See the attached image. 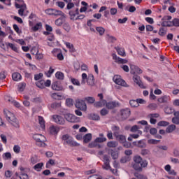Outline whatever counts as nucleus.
<instances>
[{
	"instance_id": "cd10ccee",
	"label": "nucleus",
	"mask_w": 179,
	"mask_h": 179,
	"mask_svg": "<svg viewBox=\"0 0 179 179\" xmlns=\"http://www.w3.org/2000/svg\"><path fill=\"white\" fill-rule=\"evenodd\" d=\"M110 156L113 159V160H117V159H118V152L111 150H110Z\"/></svg>"
},
{
	"instance_id": "393cba45",
	"label": "nucleus",
	"mask_w": 179,
	"mask_h": 179,
	"mask_svg": "<svg viewBox=\"0 0 179 179\" xmlns=\"http://www.w3.org/2000/svg\"><path fill=\"white\" fill-rule=\"evenodd\" d=\"M134 177L138 179H148V177L145 176L144 175L139 173L138 172L134 173Z\"/></svg>"
},
{
	"instance_id": "6ab92c4d",
	"label": "nucleus",
	"mask_w": 179,
	"mask_h": 179,
	"mask_svg": "<svg viewBox=\"0 0 179 179\" xmlns=\"http://www.w3.org/2000/svg\"><path fill=\"white\" fill-rule=\"evenodd\" d=\"M84 101H87L88 104H94V101H96V99L93 96H87L84 98Z\"/></svg>"
},
{
	"instance_id": "a878e982",
	"label": "nucleus",
	"mask_w": 179,
	"mask_h": 179,
	"mask_svg": "<svg viewBox=\"0 0 179 179\" xmlns=\"http://www.w3.org/2000/svg\"><path fill=\"white\" fill-rule=\"evenodd\" d=\"M50 134L52 135H57V134H58V131H59V129H58L54 126H52L50 128Z\"/></svg>"
},
{
	"instance_id": "39448f33",
	"label": "nucleus",
	"mask_w": 179,
	"mask_h": 179,
	"mask_svg": "<svg viewBox=\"0 0 179 179\" xmlns=\"http://www.w3.org/2000/svg\"><path fill=\"white\" fill-rule=\"evenodd\" d=\"M103 162L104 163L102 166L103 169H104V170H111V166H110V156L104 155Z\"/></svg>"
},
{
	"instance_id": "de8ad7c7",
	"label": "nucleus",
	"mask_w": 179,
	"mask_h": 179,
	"mask_svg": "<svg viewBox=\"0 0 179 179\" xmlns=\"http://www.w3.org/2000/svg\"><path fill=\"white\" fill-rule=\"evenodd\" d=\"M129 104L131 107H139V104H138V101L135 100H130Z\"/></svg>"
},
{
	"instance_id": "6e6d98bb",
	"label": "nucleus",
	"mask_w": 179,
	"mask_h": 179,
	"mask_svg": "<svg viewBox=\"0 0 179 179\" xmlns=\"http://www.w3.org/2000/svg\"><path fill=\"white\" fill-rule=\"evenodd\" d=\"M61 107V103L55 102L51 104V108L54 109L59 108Z\"/></svg>"
},
{
	"instance_id": "680f3d73",
	"label": "nucleus",
	"mask_w": 179,
	"mask_h": 179,
	"mask_svg": "<svg viewBox=\"0 0 179 179\" xmlns=\"http://www.w3.org/2000/svg\"><path fill=\"white\" fill-rule=\"evenodd\" d=\"M174 157H179V149L175 148L173 152Z\"/></svg>"
},
{
	"instance_id": "3c124183",
	"label": "nucleus",
	"mask_w": 179,
	"mask_h": 179,
	"mask_svg": "<svg viewBox=\"0 0 179 179\" xmlns=\"http://www.w3.org/2000/svg\"><path fill=\"white\" fill-rule=\"evenodd\" d=\"M115 62H117V64H127L128 60L118 57L117 61H115Z\"/></svg>"
},
{
	"instance_id": "473e14b6",
	"label": "nucleus",
	"mask_w": 179,
	"mask_h": 179,
	"mask_svg": "<svg viewBox=\"0 0 179 179\" xmlns=\"http://www.w3.org/2000/svg\"><path fill=\"white\" fill-rule=\"evenodd\" d=\"M64 17H60L55 21L56 26H62Z\"/></svg>"
},
{
	"instance_id": "4c0bfd02",
	"label": "nucleus",
	"mask_w": 179,
	"mask_h": 179,
	"mask_svg": "<svg viewBox=\"0 0 179 179\" xmlns=\"http://www.w3.org/2000/svg\"><path fill=\"white\" fill-rule=\"evenodd\" d=\"M66 142L68 145H70V146H79V143L73 141L72 139L69 138Z\"/></svg>"
},
{
	"instance_id": "a211bd4d",
	"label": "nucleus",
	"mask_w": 179,
	"mask_h": 179,
	"mask_svg": "<svg viewBox=\"0 0 179 179\" xmlns=\"http://www.w3.org/2000/svg\"><path fill=\"white\" fill-rule=\"evenodd\" d=\"M92 141V134L88 133L83 136L84 143H89Z\"/></svg>"
},
{
	"instance_id": "69168bd1",
	"label": "nucleus",
	"mask_w": 179,
	"mask_h": 179,
	"mask_svg": "<svg viewBox=\"0 0 179 179\" xmlns=\"http://www.w3.org/2000/svg\"><path fill=\"white\" fill-rule=\"evenodd\" d=\"M20 179H29V175L27 173H22L21 176H19Z\"/></svg>"
},
{
	"instance_id": "f704fd0d",
	"label": "nucleus",
	"mask_w": 179,
	"mask_h": 179,
	"mask_svg": "<svg viewBox=\"0 0 179 179\" xmlns=\"http://www.w3.org/2000/svg\"><path fill=\"white\" fill-rule=\"evenodd\" d=\"M55 76L57 79H59V80H64V73L57 71L55 74Z\"/></svg>"
},
{
	"instance_id": "5701e85b",
	"label": "nucleus",
	"mask_w": 179,
	"mask_h": 179,
	"mask_svg": "<svg viewBox=\"0 0 179 179\" xmlns=\"http://www.w3.org/2000/svg\"><path fill=\"white\" fill-rule=\"evenodd\" d=\"M161 26L162 27H173V22L171 21H164Z\"/></svg>"
},
{
	"instance_id": "9b49d317",
	"label": "nucleus",
	"mask_w": 179,
	"mask_h": 179,
	"mask_svg": "<svg viewBox=\"0 0 179 179\" xmlns=\"http://www.w3.org/2000/svg\"><path fill=\"white\" fill-rule=\"evenodd\" d=\"M130 69H131V73H132L133 75H135L136 72L138 74H141L143 72L142 69H141L139 67L134 64L130 65Z\"/></svg>"
},
{
	"instance_id": "2f4dec72",
	"label": "nucleus",
	"mask_w": 179,
	"mask_h": 179,
	"mask_svg": "<svg viewBox=\"0 0 179 179\" xmlns=\"http://www.w3.org/2000/svg\"><path fill=\"white\" fill-rule=\"evenodd\" d=\"M158 34L162 37H164L165 34H167V29H165L164 27L159 28Z\"/></svg>"
},
{
	"instance_id": "4468645a",
	"label": "nucleus",
	"mask_w": 179,
	"mask_h": 179,
	"mask_svg": "<svg viewBox=\"0 0 179 179\" xmlns=\"http://www.w3.org/2000/svg\"><path fill=\"white\" fill-rule=\"evenodd\" d=\"M106 107L109 110H113V108H115V107H118V103L115 101H110L106 103Z\"/></svg>"
},
{
	"instance_id": "a19ab883",
	"label": "nucleus",
	"mask_w": 179,
	"mask_h": 179,
	"mask_svg": "<svg viewBox=\"0 0 179 179\" xmlns=\"http://www.w3.org/2000/svg\"><path fill=\"white\" fill-rule=\"evenodd\" d=\"M69 15L71 17V18H70L71 20H75V16H76V15H78V14L76 13V12L75 10H71L69 11Z\"/></svg>"
},
{
	"instance_id": "13d9d810",
	"label": "nucleus",
	"mask_w": 179,
	"mask_h": 179,
	"mask_svg": "<svg viewBox=\"0 0 179 179\" xmlns=\"http://www.w3.org/2000/svg\"><path fill=\"white\" fill-rule=\"evenodd\" d=\"M45 12L47 15H50L52 16L54 15V8H48L45 10Z\"/></svg>"
},
{
	"instance_id": "79ce46f5",
	"label": "nucleus",
	"mask_w": 179,
	"mask_h": 179,
	"mask_svg": "<svg viewBox=\"0 0 179 179\" xmlns=\"http://www.w3.org/2000/svg\"><path fill=\"white\" fill-rule=\"evenodd\" d=\"M106 36L108 37V41H109V43H114L115 41H117V38L113 36H110V34H107Z\"/></svg>"
},
{
	"instance_id": "bf43d9fd",
	"label": "nucleus",
	"mask_w": 179,
	"mask_h": 179,
	"mask_svg": "<svg viewBox=\"0 0 179 179\" xmlns=\"http://www.w3.org/2000/svg\"><path fill=\"white\" fill-rule=\"evenodd\" d=\"M160 142V140H155V139H150L148 140V143L151 145H157Z\"/></svg>"
},
{
	"instance_id": "e433bc0d",
	"label": "nucleus",
	"mask_w": 179,
	"mask_h": 179,
	"mask_svg": "<svg viewBox=\"0 0 179 179\" xmlns=\"http://www.w3.org/2000/svg\"><path fill=\"white\" fill-rule=\"evenodd\" d=\"M37 87H39V89H44L45 87V81L44 80H41L39 82L36 83Z\"/></svg>"
},
{
	"instance_id": "5fc2aeb1",
	"label": "nucleus",
	"mask_w": 179,
	"mask_h": 179,
	"mask_svg": "<svg viewBox=\"0 0 179 179\" xmlns=\"http://www.w3.org/2000/svg\"><path fill=\"white\" fill-rule=\"evenodd\" d=\"M169 122L160 121L157 123L158 127H167L169 125Z\"/></svg>"
},
{
	"instance_id": "412c9836",
	"label": "nucleus",
	"mask_w": 179,
	"mask_h": 179,
	"mask_svg": "<svg viewBox=\"0 0 179 179\" xmlns=\"http://www.w3.org/2000/svg\"><path fill=\"white\" fill-rule=\"evenodd\" d=\"M113 132V135L114 136H116L117 135H119L120 134V127L118 126H113L111 128Z\"/></svg>"
},
{
	"instance_id": "20e7f679",
	"label": "nucleus",
	"mask_w": 179,
	"mask_h": 179,
	"mask_svg": "<svg viewBox=\"0 0 179 179\" xmlns=\"http://www.w3.org/2000/svg\"><path fill=\"white\" fill-rule=\"evenodd\" d=\"M33 138L39 144L38 146H43V145H45L44 142L47 141L45 137L41 134H34L33 136Z\"/></svg>"
},
{
	"instance_id": "338daca9",
	"label": "nucleus",
	"mask_w": 179,
	"mask_h": 179,
	"mask_svg": "<svg viewBox=\"0 0 179 179\" xmlns=\"http://www.w3.org/2000/svg\"><path fill=\"white\" fill-rule=\"evenodd\" d=\"M139 126H138V125H134L131 128V129H130V131H131V132H136V131H138V129H139Z\"/></svg>"
},
{
	"instance_id": "c9c22d12",
	"label": "nucleus",
	"mask_w": 179,
	"mask_h": 179,
	"mask_svg": "<svg viewBox=\"0 0 179 179\" xmlns=\"http://www.w3.org/2000/svg\"><path fill=\"white\" fill-rule=\"evenodd\" d=\"M44 166V164L43 162L38 163L34 166V170H36V171H41V168Z\"/></svg>"
},
{
	"instance_id": "ddd939ff",
	"label": "nucleus",
	"mask_w": 179,
	"mask_h": 179,
	"mask_svg": "<svg viewBox=\"0 0 179 179\" xmlns=\"http://www.w3.org/2000/svg\"><path fill=\"white\" fill-rule=\"evenodd\" d=\"M52 89L53 90L59 91V90H62L63 87H62V85H59V82L55 81L52 84Z\"/></svg>"
},
{
	"instance_id": "c85d7f7f",
	"label": "nucleus",
	"mask_w": 179,
	"mask_h": 179,
	"mask_svg": "<svg viewBox=\"0 0 179 179\" xmlns=\"http://www.w3.org/2000/svg\"><path fill=\"white\" fill-rule=\"evenodd\" d=\"M38 121L41 128L44 129V128H45V121H44V118L41 116H38Z\"/></svg>"
},
{
	"instance_id": "2eb2a0df",
	"label": "nucleus",
	"mask_w": 179,
	"mask_h": 179,
	"mask_svg": "<svg viewBox=\"0 0 179 179\" xmlns=\"http://www.w3.org/2000/svg\"><path fill=\"white\" fill-rule=\"evenodd\" d=\"M53 16H62V17H64V19L66 17V15L64 12L57 9L53 10Z\"/></svg>"
},
{
	"instance_id": "72a5a7b5",
	"label": "nucleus",
	"mask_w": 179,
	"mask_h": 179,
	"mask_svg": "<svg viewBox=\"0 0 179 179\" xmlns=\"http://www.w3.org/2000/svg\"><path fill=\"white\" fill-rule=\"evenodd\" d=\"M131 161V157L129 156H124L122 157L120 159V163H127V162H130Z\"/></svg>"
},
{
	"instance_id": "e2e57ef3",
	"label": "nucleus",
	"mask_w": 179,
	"mask_h": 179,
	"mask_svg": "<svg viewBox=\"0 0 179 179\" xmlns=\"http://www.w3.org/2000/svg\"><path fill=\"white\" fill-rule=\"evenodd\" d=\"M100 114L102 116L107 115V114H108V110L106 108H103L102 110H101Z\"/></svg>"
},
{
	"instance_id": "052dcab7",
	"label": "nucleus",
	"mask_w": 179,
	"mask_h": 179,
	"mask_svg": "<svg viewBox=\"0 0 179 179\" xmlns=\"http://www.w3.org/2000/svg\"><path fill=\"white\" fill-rule=\"evenodd\" d=\"M63 29L67 32H69L71 30V26L68 23H64L63 24Z\"/></svg>"
},
{
	"instance_id": "7c9ffc66",
	"label": "nucleus",
	"mask_w": 179,
	"mask_h": 179,
	"mask_svg": "<svg viewBox=\"0 0 179 179\" xmlns=\"http://www.w3.org/2000/svg\"><path fill=\"white\" fill-rule=\"evenodd\" d=\"M118 146V143L115 141H109L107 143L108 148H117Z\"/></svg>"
},
{
	"instance_id": "1a4fd4ad",
	"label": "nucleus",
	"mask_w": 179,
	"mask_h": 179,
	"mask_svg": "<svg viewBox=\"0 0 179 179\" xmlns=\"http://www.w3.org/2000/svg\"><path fill=\"white\" fill-rule=\"evenodd\" d=\"M133 79L135 83H136V85H138L141 89H146V87L143 85V83H142V80H141V77H139V76L134 75Z\"/></svg>"
},
{
	"instance_id": "7ed1b4c3",
	"label": "nucleus",
	"mask_w": 179,
	"mask_h": 179,
	"mask_svg": "<svg viewBox=\"0 0 179 179\" xmlns=\"http://www.w3.org/2000/svg\"><path fill=\"white\" fill-rule=\"evenodd\" d=\"M64 118L66 120L68 121V122H80V118L75 116V115H72L71 113L64 114Z\"/></svg>"
},
{
	"instance_id": "f3484780",
	"label": "nucleus",
	"mask_w": 179,
	"mask_h": 179,
	"mask_svg": "<svg viewBox=\"0 0 179 179\" xmlns=\"http://www.w3.org/2000/svg\"><path fill=\"white\" fill-rule=\"evenodd\" d=\"M87 83L90 85V86H93V85H94V76L90 74L87 79Z\"/></svg>"
},
{
	"instance_id": "0eeeda50",
	"label": "nucleus",
	"mask_w": 179,
	"mask_h": 179,
	"mask_svg": "<svg viewBox=\"0 0 179 179\" xmlns=\"http://www.w3.org/2000/svg\"><path fill=\"white\" fill-rule=\"evenodd\" d=\"M53 120L58 125H64L65 124V119L62 117L61 115H52Z\"/></svg>"
},
{
	"instance_id": "f257e3e1",
	"label": "nucleus",
	"mask_w": 179,
	"mask_h": 179,
	"mask_svg": "<svg viewBox=\"0 0 179 179\" xmlns=\"http://www.w3.org/2000/svg\"><path fill=\"white\" fill-rule=\"evenodd\" d=\"M134 164H133V169L136 171L141 173L142 172L143 167H148V161L143 160L139 155H136L133 157Z\"/></svg>"
},
{
	"instance_id": "603ef678",
	"label": "nucleus",
	"mask_w": 179,
	"mask_h": 179,
	"mask_svg": "<svg viewBox=\"0 0 179 179\" xmlns=\"http://www.w3.org/2000/svg\"><path fill=\"white\" fill-rule=\"evenodd\" d=\"M87 74H86L85 73L82 74V81L81 83L82 85H85V83H86V80H87Z\"/></svg>"
},
{
	"instance_id": "c756f323",
	"label": "nucleus",
	"mask_w": 179,
	"mask_h": 179,
	"mask_svg": "<svg viewBox=\"0 0 179 179\" xmlns=\"http://www.w3.org/2000/svg\"><path fill=\"white\" fill-rule=\"evenodd\" d=\"M38 121L41 128L44 129V128H45V121H44V118L41 116H38Z\"/></svg>"
},
{
	"instance_id": "09e8293b",
	"label": "nucleus",
	"mask_w": 179,
	"mask_h": 179,
	"mask_svg": "<svg viewBox=\"0 0 179 179\" xmlns=\"http://www.w3.org/2000/svg\"><path fill=\"white\" fill-rule=\"evenodd\" d=\"M175 26V27H179V19L178 18H174L172 20V27Z\"/></svg>"
},
{
	"instance_id": "bb28decb",
	"label": "nucleus",
	"mask_w": 179,
	"mask_h": 179,
	"mask_svg": "<svg viewBox=\"0 0 179 179\" xmlns=\"http://www.w3.org/2000/svg\"><path fill=\"white\" fill-rule=\"evenodd\" d=\"M66 46L70 50V52H75L76 51L73 47V44H71L69 42L66 43Z\"/></svg>"
},
{
	"instance_id": "423d86ee",
	"label": "nucleus",
	"mask_w": 179,
	"mask_h": 179,
	"mask_svg": "<svg viewBox=\"0 0 179 179\" xmlns=\"http://www.w3.org/2000/svg\"><path fill=\"white\" fill-rule=\"evenodd\" d=\"M75 106L76 107V108H79L80 110H85L87 108L86 103H85V99H76Z\"/></svg>"
},
{
	"instance_id": "4d7b16f0",
	"label": "nucleus",
	"mask_w": 179,
	"mask_h": 179,
	"mask_svg": "<svg viewBox=\"0 0 179 179\" xmlns=\"http://www.w3.org/2000/svg\"><path fill=\"white\" fill-rule=\"evenodd\" d=\"M138 148H141V149L143 148H146V143L143 142V141L141 140L138 141Z\"/></svg>"
},
{
	"instance_id": "4be33fe9",
	"label": "nucleus",
	"mask_w": 179,
	"mask_h": 179,
	"mask_svg": "<svg viewBox=\"0 0 179 179\" xmlns=\"http://www.w3.org/2000/svg\"><path fill=\"white\" fill-rule=\"evenodd\" d=\"M115 49L116 50L119 55H122V57H125V50L124 49L120 48V47H115Z\"/></svg>"
},
{
	"instance_id": "dca6fc26",
	"label": "nucleus",
	"mask_w": 179,
	"mask_h": 179,
	"mask_svg": "<svg viewBox=\"0 0 179 179\" xmlns=\"http://www.w3.org/2000/svg\"><path fill=\"white\" fill-rule=\"evenodd\" d=\"M117 141H118L119 142H120V143H124L125 142H127V138L125 137V136L122 135V134H117L115 136Z\"/></svg>"
},
{
	"instance_id": "0e129e2a",
	"label": "nucleus",
	"mask_w": 179,
	"mask_h": 179,
	"mask_svg": "<svg viewBox=\"0 0 179 179\" xmlns=\"http://www.w3.org/2000/svg\"><path fill=\"white\" fill-rule=\"evenodd\" d=\"M150 134L151 135H156L157 134V129L153 127L150 129Z\"/></svg>"
},
{
	"instance_id": "b1692460",
	"label": "nucleus",
	"mask_w": 179,
	"mask_h": 179,
	"mask_svg": "<svg viewBox=\"0 0 179 179\" xmlns=\"http://www.w3.org/2000/svg\"><path fill=\"white\" fill-rule=\"evenodd\" d=\"M176 127L174 124H171L169 126H168V127L166 129V132H167V134H171V132H173V131H175Z\"/></svg>"
},
{
	"instance_id": "aec40b11",
	"label": "nucleus",
	"mask_w": 179,
	"mask_h": 179,
	"mask_svg": "<svg viewBox=\"0 0 179 179\" xmlns=\"http://www.w3.org/2000/svg\"><path fill=\"white\" fill-rule=\"evenodd\" d=\"M13 80L17 82V80H20L22 79V76L19 73H13L12 75Z\"/></svg>"
},
{
	"instance_id": "9d476101",
	"label": "nucleus",
	"mask_w": 179,
	"mask_h": 179,
	"mask_svg": "<svg viewBox=\"0 0 179 179\" xmlns=\"http://www.w3.org/2000/svg\"><path fill=\"white\" fill-rule=\"evenodd\" d=\"M120 115L122 120H127V118L131 115V110L129 108L122 109L120 110Z\"/></svg>"
},
{
	"instance_id": "58836bf2",
	"label": "nucleus",
	"mask_w": 179,
	"mask_h": 179,
	"mask_svg": "<svg viewBox=\"0 0 179 179\" xmlns=\"http://www.w3.org/2000/svg\"><path fill=\"white\" fill-rule=\"evenodd\" d=\"M41 27H43V24L39 22L32 27V30L33 31H37L39 29H41Z\"/></svg>"
},
{
	"instance_id": "f8f14e48",
	"label": "nucleus",
	"mask_w": 179,
	"mask_h": 179,
	"mask_svg": "<svg viewBox=\"0 0 179 179\" xmlns=\"http://www.w3.org/2000/svg\"><path fill=\"white\" fill-rule=\"evenodd\" d=\"M174 117L172 118L173 124L176 125H179V111H176L173 113Z\"/></svg>"
},
{
	"instance_id": "774afa93",
	"label": "nucleus",
	"mask_w": 179,
	"mask_h": 179,
	"mask_svg": "<svg viewBox=\"0 0 179 179\" xmlns=\"http://www.w3.org/2000/svg\"><path fill=\"white\" fill-rule=\"evenodd\" d=\"M13 150L15 153H20V146L15 145L13 148Z\"/></svg>"
},
{
	"instance_id": "864d4df0",
	"label": "nucleus",
	"mask_w": 179,
	"mask_h": 179,
	"mask_svg": "<svg viewBox=\"0 0 179 179\" xmlns=\"http://www.w3.org/2000/svg\"><path fill=\"white\" fill-rule=\"evenodd\" d=\"M66 106H68V107H71V106H73V99H67L66 100Z\"/></svg>"
},
{
	"instance_id": "c03bdc74",
	"label": "nucleus",
	"mask_w": 179,
	"mask_h": 179,
	"mask_svg": "<svg viewBox=\"0 0 179 179\" xmlns=\"http://www.w3.org/2000/svg\"><path fill=\"white\" fill-rule=\"evenodd\" d=\"M26 89V83H21L18 85V90L19 92H23Z\"/></svg>"
},
{
	"instance_id": "ea45409f",
	"label": "nucleus",
	"mask_w": 179,
	"mask_h": 179,
	"mask_svg": "<svg viewBox=\"0 0 179 179\" xmlns=\"http://www.w3.org/2000/svg\"><path fill=\"white\" fill-rule=\"evenodd\" d=\"M90 120H93L94 121H99L100 120V116L96 114H91L90 115Z\"/></svg>"
},
{
	"instance_id": "49530a36",
	"label": "nucleus",
	"mask_w": 179,
	"mask_h": 179,
	"mask_svg": "<svg viewBox=\"0 0 179 179\" xmlns=\"http://www.w3.org/2000/svg\"><path fill=\"white\" fill-rule=\"evenodd\" d=\"M106 141H107V138L104 137H98L95 139V142L98 143H103V142H106Z\"/></svg>"
},
{
	"instance_id": "f03ea898",
	"label": "nucleus",
	"mask_w": 179,
	"mask_h": 179,
	"mask_svg": "<svg viewBox=\"0 0 179 179\" xmlns=\"http://www.w3.org/2000/svg\"><path fill=\"white\" fill-rule=\"evenodd\" d=\"M4 114L6 117V120L13 125V127H15V128H20L19 125V120L16 119L15 117V115L13 113H10V111L8 110H4Z\"/></svg>"
},
{
	"instance_id": "a18cd8bd",
	"label": "nucleus",
	"mask_w": 179,
	"mask_h": 179,
	"mask_svg": "<svg viewBox=\"0 0 179 179\" xmlns=\"http://www.w3.org/2000/svg\"><path fill=\"white\" fill-rule=\"evenodd\" d=\"M164 111H165V113L166 114H173V113H176L174 111V109H173L172 108H170V107H166L165 109H164Z\"/></svg>"
},
{
	"instance_id": "8fccbe9b",
	"label": "nucleus",
	"mask_w": 179,
	"mask_h": 179,
	"mask_svg": "<svg viewBox=\"0 0 179 179\" xmlns=\"http://www.w3.org/2000/svg\"><path fill=\"white\" fill-rule=\"evenodd\" d=\"M167 100H168L167 96H164L158 99L159 103H167Z\"/></svg>"
},
{
	"instance_id": "37998d69",
	"label": "nucleus",
	"mask_w": 179,
	"mask_h": 179,
	"mask_svg": "<svg viewBox=\"0 0 179 179\" xmlns=\"http://www.w3.org/2000/svg\"><path fill=\"white\" fill-rule=\"evenodd\" d=\"M96 31H98V33H99V34L101 36H103V34H104L106 29L101 27H98L96 28Z\"/></svg>"
},
{
	"instance_id": "6e6552de",
	"label": "nucleus",
	"mask_w": 179,
	"mask_h": 179,
	"mask_svg": "<svg viewBox=\"0 0 179 179\" xmlns=\"http://www.w3.org/2000/svg\"><path fill=\"white\" fill-rule=\"evenodd\" d=\"M113 80L115 82V83H116V85H119L120 86H127V83L125 80L120 78L119 76H115Z\"/></svg>"
}]
</instances>
